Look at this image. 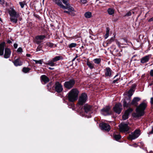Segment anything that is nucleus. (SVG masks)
Here are the masks:
<instances>
[{"label": "nucleus", "mask_w": 153, "mask_h": 153, "mask_svg": "<svg viewBox=\"0 0 153 153\" xmlns=\"http://www.w3.org/2000/svg\"><path fill=\"white\" fill-rule=\"evenodd\" d=\"M64 13H67L69 15V14L70 13V12H69L68 10V11L65 10L64 11Z\"/></svg>", "instance_id": "48"}, {"label": "nucleus", "mask_w": 153, "mask_h": 153, "mask_svg": "<svg viewBox=\"0 0 153 153\" xmlns=\"http://www.w3.org/2000/svg\"><path fill=\"white\" fill-rule=\"evenodd\" d=\"M101 58H96L94 59L93 61L96 64H100L101 62Z\"/></svg>", "instance_id": "26"}, {"label": "nucleus", "mask_w": 153, "mask_h": 153, "mask_svg": "<svg viewBox=\"0 0 153 153\" xmlns=\"http://www.w3.org/2000/svg\"><path fill=\"white\" fill-rule=\"evenodd\" d=\"M86 115V116L87 117L89 118L91 117V116L90 115H89L88 116L87 115Z\"/></svg>", "instance_id": "53"}, {"label": "nucleus", "mask_w": 153, "mask_h": 153, "mask_svg": "<svg viewBox=\"0 0 153 153\" xmlns=\"http://www.w3.org/2000/svg\"><path fill=\"white\" fill-rule=\"evenodd\" d=\"M107 11L108 13L110 15H112L114 13V11L112 8H109L108 9Z\"/></svg>", "instance_id": "29"}, {"label": "nucleus", "mask_w": 153, "mask_h": 153, "mask_svg": "<svg viewBox=\"0 0 153 153\" xmlns=\"http://www.w3.org/2000/svg\"><path fill=\"white\" fill-rule=\"evenodd\" d=\"M150 74L151 76H153V70H151L150 72Z\"/></svg>", "instance_id": "45"}, {"label": "nucleus", "mask_w": 153, "mask_h": 153, "mask_svg": "<svg viewBox=\"0 0 153 153\" xmlns=\"http://www.w3.org/2000/svg\"><path fill=\"white\" fill-rule=\"evenodd\" d=\"M67 7H66L63 5V6L65 7H62V6H60V7L64 9H68L69 12L75 11L74 8L70 6V4L68 5H67Z\"/></svg>", "instance_id": "18"}, {"label": "nucleus", "mask_w": 153, "mask_h": 153, "mask_svg": "<svg viewBox=\"0 0 153 153\" xmlns=\"http://www.w3.org/2000/svg\"><path fill=\"white\" fill-rule=\"evenodd\" d=\"M14 47L15 48H16L18 46V45L17 44H14L13 45Z\"/></svg>", "instance_id": "47"}, {"label": "nucleus", "mask_w": 153, "mask_h": 153, "mask_svg": "<svg viewBox=\"0 0 153 153\" xmlns=\"http://www.w3.org/2000/svg\"><path fill=\"white\" fill-rule=\"evenodd\" d=\"M49 69H51V70H52V69H53V68H52L51 67H49Z\"/></svg>", "instance_id": "55"}, {"label": "nucleus", "mask_w": 153, "mask_h": 153, "mask_svg": "<svg viewBox=\"0 0 153 153\" xmlns=\"http://www.w3.org/2000/svg\"><path fill=\"white\" fill-rule=\"evenodd\" d=\"M151 104H153V98L152 97L151 98Z\"/></svg>", "instance_id": "50"}, {"label": "nucleus", "mask_w": 153, "mask_h": 153, "mask_svg": "<svg viewBox=\"0 0 153 153\" xmlns=\"http://www.w3.org/2000/svg\"><path fill=\"white\" fill-rule=\"evenodd\" d=\"M85 17L86 18H89L92 16V13L90 12H87L84 14Z\"/></svg>", "instance_id": "22"}, {"label": "nucleus", "mask_w": 153, "mask_h": 153, "mask_svg": "<svg viewBox=\"0 0 153 153\" xmlns=\"http://www.w3.org/2000/svg\"><path fill=\"white\" fill-rule=\"evenodd\" d=\"M23 51V50H22V48H21V47H19V48L17 50V52L18 53H22Z\"/></svg>", "instance_id": "40"}, {"label": "nucleus", "mask_w": 153, "mask_h": 153, "mask_svg": "<svg viewBox=\"0 0 153 153\" xmlns=\"http://www.w3.org/2000/svg\"><path fill=\"white\" fill-rule=\"evenodd\" d=\"M69 15H71L72 16H74L76 15L75 13H74V11H71L70 12Z\"/></svg>", "instance_id": "42"}, {"label": "nucleus", "mask_w": 153, "mask_h": 153, "mask_svg": "<svg viewBox=\"0 0 153 153\" xmlns=\"http://www.w3.org/2000/svg\"><path fill=\"white\" fill-rule=\"evenodd\" d=\"M92 109V107L90 105L86 104L84 106V109L86 114L88 113L89 114L91 113Z\"/></svg>", "instance_id": "14"}, {"label": "nucleus", "mask_w": 153, "mask_h": 153, "mask_svg": "<svg viewBox=\"0 0 153 153\" xmlns=\"http://www.w3.org/2000/svg\"><path fill=\"white\" fill-rule=\"evenodd\" d=\"M120 130L121 132L128 131L129 129V127L128 124L124 123H122L119 125Z\"/></svg>", "instance_id": "6"}, {"label": "nucleus", "mask_w": 153, "mask_h": 153, "mask_svg": "<svg viewBox=\"0 0 153 153\" xmlns=\"http://www.w3.org/2000/svg\"><path fill=\"white\" fill-rule=\"evenodd\" d=\"M114 41V39L113 38H111L110 40L109 41V42L110 43H111V42H112L113 41Z\"/></svg>", "instance_id": "49"}, {"label": "nucleus", "mask_w": 153, "mask_h": 153, "mask_svg": "<svg viewBox=\"0 0 153 153\" xmlns=\"http://www.w3.org/2000/svg\"><path fill=\"white\" fill-rule=\"evenodd\" d=\"M114 137L116 140H117L120 138L121 136L120 134H115L114 135Z\"/></svg>", "instance_id": "31"}, {"label": "nucleus", "mask_w": 153, "mask_h": 153, "mask_svg": "<svg viewBox=\"0 0 153 153\" xmlns=\"http://www.w3.org/2000/svg\"><path fill=\"white\" fill-rule=\"evenodd\" d=\"M133 111V109L131 108H129L125 112L123 116V120H126L128 118V116L130 113H131Z\"/></svg>", "instance_id": "12"}, {"label": "nucleus", "mask_w": 153, "mask_h": 153, "mask_svg": "<svg viewBox=\"0 0 153 153\" xmlns=\"http://www.w3.org/2000/svg\"><path fill=\"white\" fill-rule=\"evenodd\" d=\"M11 52L10 49L8 48H6L5 49V53L4 57L5 58H9Z\"/></svg>", "instance_id": "15"}, {"label": "nucleus", "mask_w": 153, "mask_h": 153, "mask_svg": "<svg viewBox=\"0 0 153 153\" xmlns=\"http://www.w3.org/2000/svg\"><path fill=\"white\" fill-rule=\"evenodd\" d=\"M21 20H22V18H20V20L21 21Z\"/></svg>", "instance_id": "61"}, {"label": "nucleus", "mask_w": 153, "mask_h": 153, "mask_svg": "<svg viewBox=\"0 0 153 153\" xmlns=\"http://www.w3.org/2000/svg\"><path fill=\"white\" fill-rule=\"evenodd\" d=\"M53 62V60L52 61L49 60L48 61V62L46 63V64L51 66H53L55 65V64Z\"/></svg>", "instance_id": "28"}, {"label": "nucleus", "mask_w": 153, "mask_h": 153, "mask_svg": "<svg viewBox=\"0 0 153 153\" xmlns=\"http://www.w3.org/2000/svg\"><path fill=\"white\" fill-rule=\"evenodd\" d=\"M19 4L21 8H23L24 7L25 5L26 4V1H23L22 2H20L19 3Z\"/></svg>", "instance_id": "34"}, {"label": "nucleus", "mask_w": 153, "mask_h": 153, "mask_svg": "<svg viewBox=\"0 0 153 153\" xmlns=\"http://www.w3.org/2000/svg\"><path fill=\"white\" fill-rule=\"evenodd\" d=\"M17 18L15 17H11L10 18V19L12 22L16 23L17 22Z\"/></svg>", "instance_id": "27"}, {"label": "nucleus", "mask_w": 153, "mask_h": 153, "mask_svg": "<svg viewBox=\"0 0 153 153\" xmlns=\"http://www.w3.org/2000/svg\"><path fill=\"white\" fill-rule=\"evenodd\" d=\"M39 50H38V48H37V51H38Z\"/></svg>", "instance_id": "62"}, {"label": "nucleus", "mask_w": 153, "mask_h": 153, "mask_svg": "<svg viewBox=\"0 0 153 153\" xmlns=\"http://www.w3.org/2000/svg\"><path fill=\"white\" fill-rule=\"evenodd\" d=\"M4 3V0H0V3L3 4Z\"/></svg>", "instance_id": "51"}, {"label": "nucleus", "mask_w": 153, "mask_h": 153, "mask_svg": "<svg viewBox=\"0 0 153 153\" xmlns=\"http://www.w3.org/2000/svg\"><path fill=\"white\" fill-rule=\"evenodd\" d=\"M151 57V55L150 54L145 56L141 59L140 62L143 64L149 61V59Z\"/></svg>", "instance_id": "13"}, {"label": "nucleus", "mask_w": 153, "mask_h": 153, "mask_svg": "<svg viewBox=\"0 0 153 153\" xmlns=\"http://www.w3.org/2000/svg\"><path fill=\"white\" fill-rule=\"evenodd\" d=\"M124 41V42H126V43H127L128 42H127V40L126 39H123Z\"/></svg>", "instance_id": "52"}, {"label": "nucleus", "mask_w": 153, "mask_h": 153, "mask_svg": "<svg viewBox=\"0 0 153 153\" xmlns=\"http://www.w3.org/2000/svg\"><path fill=\"white\" fill-rule=\"evenodd\" d=\"M147 106L145 102H142L138 106L136 110V114L137 117L143 116L144 114V110Z\"/></svg>", "instance_id": "2"}, {"label": "nucleus", "mask_w": 153, "mask_h": 153, "mask_svg": "<svg viewBox=\"0 0 153 153\" xmlns=\"http://www.w3.org/2000/svg\"><path fill=\"white\" fill-rule=\"evenodd\" d=\"M42 82H43L45 83L48 82L49 79L45 75H43L41 76Z\"/></svg>", "instance_id": "20"}, {"label": "nucleus", "mask_w": 153, "mask_h": 153, "mask_svg": "<svg viewBox=\"0 0 153 153\" xmlns=\"http://www.w3.org/2000/svg\"><path fill=\"white\" fill-rule=\"evenodd\" d=\"M75 83V80L73 79H71L69 81L65 82L64 83V86L66 88L70 89L73 87Z\"/></svg>", "instance_id": "5"}, {"label": "nucleus", "mask_w": 153, "mask_h": 153, "mask_svg": "<svg viewBox=\"0 0 153 153\" xmlns=\"http://www.w3.org/2000/svg\"><path fill=\"white\" fill-rule=\"evenodd\" d=\"M54 88L55 91L58 93L61 92L63 90L62 86L58 82H57L55 83Z\"/></svg>", "instance_id": "7"}, {"label": "nucleus", "mask_w": 153, "mask_h": 153, "mask_svg": "<svg viewBox=\"0 0 153 153\" xmlns=\"http://www.w3.org/2000/svg\"><path fill=\"white\" fill-rule=\"evenodd\" d=\"M123 107L124 108L125 107H126L128 106V104L126 102L125 100H123Z\"/></svg>", "instance_id": "39"}, {"label": "nucleus", "mask_w": 153, "mask_h": 153, "mask_svg": "<svg viewBox=\"0 0 153 153\" xmlns=\"http://www.w3.org/2000/svg\"><path fill=\"white\" fill-rule=\"evenodd\" d=\"M79 92L77 89L74 88L71 90L68 94V98L69 101L73 102L78 99Z\"/></svg>", "instance_id": "1"}, {"label": "nucleus", "mask_w": 153, "mask_h": 153, "mask_svg": "<svg viewBox=\"0 0 153 153\" xmlns=\"http://www.w3.org/2000/svg\"><path fill=\"white\" fill-rule=\"evenodd\" d=\"M53 44L52 43L48 42L46 43V45L48 47H52L53 46Z\"/></svg>", "instance_id": "38"}, {"label": "nucleus", "mask_w": 153, "mask_h": 153, "mask_svg": "<svg viewBox=\"0 0 153 153\" xmlns=\"http://www.w3.org/2000/svg\"><path fill=\"white\" fill-rule=\"evenodd\" d=\"M45 38V35H40L36 37V39L37 40H41L44 39Z\"/></svg>", "instance_id": "25"}, {"label": "nucleus", "mask_w": 153, "mask_h": 153, "mask_svg": "<svg viewBox=\"0 0 153 153\" xmlns=\"http://www.w3.org/2000/svg\"><path fill=\"white\" fill-rule=\"evenodd\" d=\"M110 108L109 106H106L101 110V112L104 115H107L110 114Z\"/></svg>", "instance_id": "9"}, {"label": "nucleus", "mask_w": 153, "mask_h": 153, "mask_svg": "<svg viewBox=\"0 0 153 153\" xmlns=\"http://www.w3.org/2000/svg\"><path fill=\"white\" fill-rule=\"evenodd\" d=\"M30 70V69L27 67H24L22 71L25 73H27Z\"/></svg>", "instance_id": "30"}, {"label": "nucleus", "mask_w": 153, "mask_h": 153, "mask_svg": "<svg viewBox=\"0 0 153 153\" xmlns=\"http://www.w3.org/2000/svg\"><path fill=\"white\" fill-rule=\"evenodd\" d=\"M133 91L132 89H130L128 92V96L131 97L133 94Z\"/></svg>", "instance_id": "35"}, {"label": "nucleus", "mask_w": 153, "mask_h": 153, "mask_svg": "<svg viewBox=\"0 0 153 153\" xmlns=\"http://www.w3.org/2000/svg\"><path fill=\"white\" fill-rule=\"evenodd\" d=\"M78 57V55H76V56L75 57V58H77Z\"/></svg>", "instance_id": "56"}, {"label": "nucleus", "mask_w": 153, "mask_h": 153, "mask_svg": "<svg viewBox=\"0 0 153 153\" xmlns=\"http://www.w3.org/2000/svg\"><path fill=\"white\" fill-rule=\"evenodd\" d=\"M105 75L106 76H110L111 74V70L109 67L106 68L105 69Z\"/></svg>", "instance_id": "16"}, {"label": "nucleus", "mask_w": 153, "mask_h": 153, "mask_svg": "<svg viewBox=\"0 0 153 153\" xmlns=\"http://www.w3.org/2000/svg\"><path fill=\"white\" fill-rule=\"evenodd\" d=\"M86 64L91 69H92L94 68V64L92 62L89 61H87Z\"/></svg>", "instance_id": "23"}, {"label": "nucleus", "mask_w": 153, "mask_h": 153, "mask_svg": "<svg viewBox=\"0 0 153 153\" xmlns=\"http://www.w3.org/2000/svg\"><path fill=\"white\" fill-rule=\"evenodd\" d=\"M33 61L35 62V63L36 64H39L41 65L42 64L43 62L42 60H33Z\"/></svg>", "instance_id": "32"}, {"label": "nucleus", "mask_w": 153, "mask_h": 153, "mask_svg": "<svg viewBox=\"0 0 153 153\" xmlns=\"http://www.w3.org/2000/svg\"><path fill=\"white\" fill-rule=\"evenodd\" d=\"M149 22H153V17L150 19H149L148 20Z\"/></svg>", "instance_id": "46"}, {"label": "nucleus", "mask_w": 153, "mask_h": 153, "mask_svg": "<svg viewBox=\"0 0 153 153\" xmlns=\"http://www.w3.org/2000/svg\"><path fill=\"white\" fill-rule=\"evenodd\" d=\"M141 99L138 97H135L133 98L131 102V104L136 106L138 104V102Z\"/></svg>", "instance_id": "17"}, {"label": "nucleus", "mask_w": 153, "mask_h": 153, "mask_svg": "<svg viewBox=\"0 0 153 153\" xmlns=\"http://www.w3.org/2000/svg\"><path fill=\"white\" fill-rule=\"evenodd\" d=\"M114 111L118 114H120L122 109V106L120 103L115 104L113 108Z\"/></svg>", "instance_id": "8"}, {"label": "nucleus", "mask_w": 153, "mask_h": 153, "mask_svg": "<svg viewBox=\"0 0 153 153\" xmlns=\"http://www.w3.org/2000/svg\"><path fill=\"white\" fill-rule=\"evenodd\" d=\"M13 63L15 66H17L22 65V62L19 59H17L14 61Z\"/></svg>", "instance_id": "19"}, {"label": "nucleus", "mask_w": 153, "mask_h": 153, "mask_svg": "<svg viewBox=\"0 0 153 153\" xmlns=\"http://www.w3.org/2000/svg\"><path fill=\"white\" fill-rule=\"evenodd\" d=\"M62 2L63 3L66 5H69V4L68 3L69 0H62Z\"/></svg>", "instance_id": "37"}, {"label": "nucleus", "mask_w": 153, "mask_h": 153, "mask_svg": "<svg viewBox=\"0 0 153 153\" xmlns=\"http://www.w3.org/2000/svg\"><path fill=\"white\" fill-rule=\"evenodd\" d=\"M87 2V0H80V3L81 4H85Z\"/></svg>", "instance_id": "41"}, {"label": "nucleus", "mask_w": 153, "mask_h": 153, "mask_svg": "<svg viewBox=\"0 0 153 153\" xmlns=\"http://www.w3.org/2000/svg\"><path fill=\"white\" fill-rule=\"evenodd\" d=\"M131 14V12L129 11L127 12L126 14L125 15V16H130Z\"/></svg>", "instance_id": "43"}, {"label": "nucleus", "mask_w": 153, "mask_h": 153, "mask_svg": "<svg viewBox=\"0 0 153 153\" xmlns=\"http://www.w3.org/2000/svg\"><path fill=\"white\" fill-rule=\"evenodd\" d=\"M30 56V54H27V56Z\"/></svg>", "instance_id": "54"}, {"label": "nucleus", "mask_w": 153, "mask_h": 153, "mask_svg": "<svg viewBox=\"0 0 153 153\" xmlns=\"http://www.w3.org/2000/svg\"><path fill=\"white\" fill-rule=\"evenodd\" d=\"M133 13H134V12H132Z\"/></svg>", "instance_id": "64"}, {"label": "nucleus", "mask_w": 153, "mask_h": 153, "mask_svg": "<svg viewBox=\"0 0 153 153\" xmlns=\"http://www.w3.org/2000/svg\"><path fill=\"white\" fill-rule=\"evenodd\" d=\"M99 126L101 129L102 130L109 131L110 129V126L105 123H100L99 125Z\"/></svg>", "instance_id": "10"}, {"label": "nucleus", "mask_w": 153, "mask_h": 153, "mask_svg": "<svg viewBox=\"0 0 153 153\" xmlns=\"http://www.w3.org/2000/svg\"><path fill=\"white\" fill-rule=\"evenodd\" d=\"M152 85V83H151V84H149V85H150V86H151V85Z\"/></svg>", "instance_id": "59"}, {"label": "nucleus", "mask_w": 153, "mask_h": 153, "mask_svg": "<svg viewBox=\"0 0 153 153\" xmlns=\"http://www.w3.org/2000/svg\"><path fill=\"white\" fill-rule=\"evenodd\" d=\"M149 153H153L152 152H150Z\"/></svg>", "instance_id": "60"}, {"label": "nucleus", "mask_w": 153, "mask_h": 153, "mask_svg": "<svg viewBox=\"0 0 153 153\" xmlns=\"http://www.w3.org/2000/svg\"><path fill=\"white\" fill-rule=\"evenodd\" d=\"M116 44L118 45L119 47L120 48L121 47V45L119 42L117 41L116 42Z\"/></svg>", "instance_id": "44"}, {"label": "nucleus", "mask_w": 153, "mask_h": 153, "mask_svg": "<svg viewBox=\"0 0 153 153\" xmlns=\"http://www.w3.org/2000/svg\"><path fill=\"white\" fill-rule=\"evenodd\" d=\"M109 28H107L106 30V33L105 36V38L107 39L108 36H109Z\"/></svg>", "instance_id": "36"}, {"label": "nucleus", "mask_w": 153, "mask_h": 153, "mask_svg": "<svg viewBox=\"0 0 153 153\" xmlns=\"http://www.w3.org/2000/svg\"><path fill=\"white\" fill-rule=\"evenodd\" d=\"M63 58L62 56H56L53 59V61L55 62L60 59H62Z\"/></svg>", "instance_id": "24"}, {"label": "nucleus", "mask_w": 153, "mask_h": 153, "mask_svg": "<svg viewBox=\"0 0 153 153\" xmlns=\"http://www.w3.org/2000/svg\"><path fill=\"white\" fill-rule=\"evenodd\" d=\"M87 97V96L85 93H82L79 98L78 104L80 105H83L86 102Z\"/></svg>", "instance_id": "3"}, {"label": "nucleus", "mask_w": 153, "mask_h": 153, "mask_svg": "<svg viewBox=\"0 0 153 153\" xmlns=\"http://www.w3.org/2000/svg\"><path fill=\"white\" fill-rule=\"evenodd\" d=\"M140 132L139 130H136L134 132L131 133L129 135L128 139L129 140H132L137 138L140 135Z\"/></svg>", "instance_id": "4"}, {"label": "nucleus", "mask_w": 153, "mask_h": 153, "mask_svg": "<svg viewBox=\"0 0 153 153\" xmlns=\"http://www.w3.org/2000/svg\"><path fill=\"white\" fill-rule=\"evenodd\" d=\"M9 14L11 17H18L19 14H17L15 10L12 8H10L9 11Z\"/></svg>", "instance_id": "11"}, {"label": "nucleus", "mask_w": 153, "mask_h": 153, "mask_svg": "<svg viewBox=\"0 0 153 153\" xmlns=\"http://www.w3.org/2000/svg\"><path fill=\"white\" fill-rule=\"evenodd\" d=\"M76 59V58H75V57L73 59L72 61H74L75 59Z\"/></svg>", "instance_id": "58"}, {"label": "nucleus", "mask_w": 153, "mask_h": 153, "mask_svg": "<svg viewBox=\"0 0 153 153\" xmlns=\"http://www.w3.org/2000/svg\"><path fill=\"white\" fill-rule=\"evenodd\" d=\"M52 1L53 2L55 3L59 7L60 6H62V7H65L63 6V5L60 0H52Z\"/></svg>", "instance_id": "21"}, {"label": "nucleus", "mask_w": 153, "mask_h": 153, "mask_svg": "<svg viewBox=\"0 0 153 153\" xmlns=\"http://www.w3.org/2000/svg\"><path fill=\"white\" fill-rule=\"evenodd\" d=\"M114 82H115V80L114 81Z\"/></svg>", "instance_id": "63"}, {"label": "nucleus", "mask_w": 153, "mask_h": 153, "mask_svg": "<svg viewBox=\"0 0 153 153\" xmlns=\"http://www.w3.org/2000/svg\"><path fill=\"white\" fill-rule=\"evenodd\" d=\"M76 44L75 43H72L69 45L68 47L70 48H72L76 47Z\"/></svg>", "instance_id": "33"}, {"label": "nucleus", "mask_w": 153, "mask_h": 153, "mask_svg": "<svg viewBox=\"0 0 153 153\" xmlns=\"http://www.w3.org/2000/svg\"><path fill=\"white\" fill-rule=\"evenodd\" d=\"M8 42L10 43L11 42V41H9Z\"/></svg>", "instance_id": "57"}]
</instances>
